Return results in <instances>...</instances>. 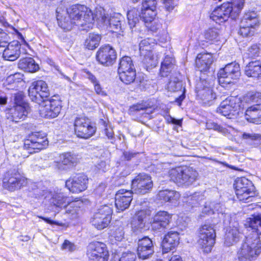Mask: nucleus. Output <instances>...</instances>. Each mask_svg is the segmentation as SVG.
I'll return each instance as SVG.
<instances>
[{"instance_id":"obj_1","label":"nucleus","mask_w":261,"mask_h":261,"mask_svg":"<svg viewBox=\"0 0 261 261\" xmlns=\"http://www.w3.org/2000/svg\"><path fill=\"white\" fill-rule=\"evenodd\" d=\"M57 19L58 24L63 30L67 31L72 29L73 25L91 27L95 19L99 22L109 25L113 32L121 29L122 16L119 13L114 14L108 18L104 10L96 11L95 16L91 9L85 5H74L67 9L63 14L57 10Z\"/></svg>"},{"instance_id":"obj_2","label":"nucleus","mask_w":261,"mask_h":261,"mask_svg":"<svg viewBox=\"0 0 261 261\" xmlns=\"http://www.w3.org/2000/svg\"><path fill=\"white\" fill-rule=\"evenodd\" d=\"M244 3L245 0H233L231 3H223L215 9L210 17L218 23L226 21L229 17L235 19L243 9Z\"/></svg>"},{"instance_id":"obj_3","label":"nucleus","mask_w":261,"mask_h":261,"mask_svg":"<svg viewBox=\"0 0 261 261\" xmlns=\"http://www.w3.org/2000/svg\"><path fill=\"white\" fill-rule=\"evenodd\" d=\"M261 253V242L257 233H249L238 251L240 261H252Z\"/></svg>"},{"instance_id":"obj_4","label":"nucleus","mask_w":261,"mask_h":261,"mask_svg":"<svg viewBox=\"0 0 261 261\" xmlns=\"http://www.w3.org/2000/svg\"><path fill=\"white\" fill-rule=\"evenodd\" d=\"M170 179L178 186L188 187L193 184L198 177L197 172L190 168L178 167L169 171Z\"/></svg>"},{"instance_id":"obj_5","label":"nucleus","mask_w":261,"mask_h":261,"mask_svg":"<svg viewBox=\"0 0 261 261\" xmlns=\"http://www.w3.org/2000/svg\"><path fill=\"white\" fill-rule=\"evenodd\" d=\"M40 116L45 118H54L58 116L61 110V101L57 96L46 99L38 103Z\"/></svg>"},{"instance_id":"obj_6","label":"nucleus","mask_w":261,"mask_h":261,"mask_svg":"<svg viewBox=\"0 0 261 261\" xmlns=\"http://www.w3.org/2000/svg\"><path fill=\"white\" fill-rule=\"evenodd\" d=\"M236 194L240 201L249 202L255 195V188L252 182L245 177L236 180L234 184Z\"/></svg>"},{"instance_id":"obj_7","label":"nucleus","mask_w":261,"mask_h":261,"mask_svg":"<svg viewBox=\"0 0 261 261\" xmlns=\"http://www.w3.org/2000/svg\"><path fill=\"white\" fill-rule=\"evenodd\" d=\"M199 233V244L204 252H210L215 244L216 232L213 225L205 224L201 226Z\"/></svg>"},{"instance_id":"obj_8","label":"nucleus","mask_w":261,"mask_h":261,"mask_svg":"<svg viewBox=\"0 0 261 261\" xmlns=\"http://www.w3.org/2000/svg\"><path fill=\"white\" fill-rule=\"evenodd\" d=\"M112 204L100 206L92 218V225L99 230L107 227L112 219Z\"/></svg>"},{"instance_id":"obj_9","label":"nucleus","mask_w":261,"mask_h":261,"mask_svg":"<svg viewBox=\"0 0 261 261\" xmlns=\"http://www.w3.org/2000/svg\"><path fill=\"white\" fill-rule=\"evenodd\" d=\"M241 76L240 65L236 62L227 64L221 69L218 73L219 82L220 84H229L233 80L238 79Z\"/></svg>"},{"instance_id":"obj_10","label":"nucleus","mask_w":261,"mask_h":261,"mask_svg":"<svg viewBox=\"0 0 261 261\" xmlns=\"http://www.w3.org/2000/svg\"><path fill=\"white\" fill-rule=\"evenodd\" d=\"M28 93L32 101L37 103L47 99L49 95L47 85L42 80L33 82L28 89Z\"/></svg>"},{"instance_id":"obj_11","label":"nucleus","mask_w":261,"mask_h":261,"mask_svg":"<svg viewBox=\"0 0 261 261\" xmlns=\"http://www.w3.org/2000/svg\"><path fill=\"white\" fill-rule=\"evenodd\" d=\"M74 131L78 137L88 139L96 132V127L91 125L89 119L85 117H76L74 123Z\"/></svg>"},{"instance_id":"obj_12","label":"nucleus","mask_w":261,"mask_h":261,"mask_svg":"<svg viewBox=\"0 0 261 261\" xmlns=\"http://www.w3.org/2000/svg\"><path fill=\"white\" fill-rule=\"evenodd\" d=\"M48 140L46 136L40 133L33 134L24 141V148L30 153H33L45 148L48 145Z\"/></svg>"},{"instance_id":"obj_13","label":"nucleus","mask_w":261,"mask_h":261,"mask_svg":"<svg viewBox=\"0 0 261 261\" xmlns=\"http://www.w3.org/2000/svg\"><path fill=\"white\" fill-rule=\"evenodd\" d=\"M152 187L153 181L151 176L145 173L139 174L132 182L133 192L138 194H145L149 192Z\"/></svg>"},{"instance_id":"obj_14","label":"nucleus","mask_w":261,"mask_h":261,"mask_svg":"<svg viewBox=\"0 0 261 261\" xmlns=\"http://www.w3.org/2000/svg\"><path fill=\"white\" fill-rule=\"evenodd\" d=\"M87 255L90 261H108L109 252L104 243L95 242L89 245Z\"/></svg>"},{"instance_id":"obj_15","label":"nucleus","mask_w":261,"mask_h":261,"mask_svg":"<svg viewBox=\"0 0 261 261\" xmlns=\"http://www.w3.org/2000/svg\"><path fill=\"white\" fill-rule=\"evenodd\" d=\"M88 178L84 174L70 177L66 181L65 186L73 193H79L87 188Z\"/></svg>"},{"instance_id":"obj_16","label":"nucleus","mask_w":261,"mask_h":261,"mask_svg":"<svg viewBox=\"0 0 261 261\" xmlns=\"http://www.w3.org/2000/svg\"><path fill=\"white\" fill-rule=\"evenodd\" d=\"M117 57L115 49L110 45L101 46L96 53V60L101 64L108 66L112 65Z\"/></svg>"},{"instance_id":"obj_17","label":"nucleus","mask_w":261,"mask_h":261,"mask_svg":"<svg viewBox=\"0 0 261 261\" xmlns=\"http://www.w3.org/2000/svg\"><path fill=\"white\" fill-rule=\"evenodd\" d=\"M240 100L238 97L229 96L224 100L217 108V112L222 115L231 118L234 115L239 107Z\"/></svg>"},{"instance_id":"obj_18","label":"nucleus","mask_w":261,"mask_h":261,"mask_svg":"<svg viewBox=\"0 0 261 261\" xmlns=\"http://www.w3.org/2000/svg\"><path fill=\"white\" fill-rule=\"evenodd\" d=\"M132 191L125 189L119 190L115 195V206L118 212L127 209L133 199Z\"/></svg>"},{"instance_id":"obj_19","label":"nucleus","mask_w":261,"mask_h":261,"mask_svg":"<svg viewBox=\"0 0 261 261\" xmlns=\"http://www.w3.org/2000/svg\"><path fill=\"white\" fill-rule=\"evenodd\" d=\"M172 219V215L166 211H159L152 218L151 221L152 228L161 230L167 228Z\"/></svg>"},{"instance_id":"obj_20","label":"nucleus","mask_w":261,"mask_h":261,"mask_svg":"<svg viewBox=\"0 0 261 261\" xmlns=\"http://www.w3.org/2000/svg\"><path fill=\"white\" fill-rule=\"evenodd\" d=\"M138 255L142 259L148 258L154 253L152 240L147 237L139 239L138 242Z\"/></svg>"},{"instance_id":"obj_21","label":"nucleus","mask_w":261,"mask_h":261,"mask_svg":"<svg viewBox=\"0 0 261 261\" xmlns=\"http://www.w3.org/2000/svg\"><path fill=\"white\" fill-rule=\"evenodd\" d=\"M27 183V178L20 173L16 172L11 174L6 186L8 190L14 191L20 189L21 187L24 186Z\"/></svg>"},{"instance_id":"obj_22","label":"nucleus","mask_w":261,"mask_h":261,"mask_svg":"<svg viewBox=\"0 0 261 261\" xmlns=\"http://www.w3.org/2000/svg\"><path fill=\"white\" fill-rule=\"evenodd\" d=\"M76 155L66 152L60 155V161L55 163V168L60 171L67 170L77 162Z\"/></svg>"},{"instance_id":"obj_23","label":"nucleus","mask_w":261,"mask_h":261,"mask_svg":"<svg viewBox=\"0 0 261 261\" xmlns=\"http://www.w3.org/2000/svg\"><path fill=\"white\" fill-rule=\"evenodd\" d=\"M179 240V234L177 232H169L165 236L162 242L163 253H167L174 249L178 244Z\"/></svg>"},{"instance_id":"obj_24","label":"nucleus","mask_w":261,"mask_h":261,"mask_svg":"<svg viewBox=\"0 0 261 261\" xmlns=\"http://www.w3.org/2000/svg\"><path fill=\"white\" fill-rule=\"evenodd\" d=\"M7 47L3 52L4 58L8 61H15L20 56V44L17 41H12L8 44H7Z\"/></svg>"},{"instance_id":"obj_25","label":"nucleus","mask_w":261,"mask_h":261,"mask_svg":"<svg viewBox=\"0 0 261 261\" xmlns=\"http://www.w3.org/2000/svg\"><path fill=\"white\" fill-rule=\"evenodd\" d=\"M213 62V58L211 54H199L195 60L196 67L201 72L206 71L210 69Z\"/></svg>"},{"instance_id":"obj_26","label":"nucleus","mask_w":261,"mask_h":261,"mask_svg":"<svg viewBox=\"0 0 261 261\" xmlns=\"http://www.w3.org/2000/svg\"><path fill=\"white\" fill-rule=\"evenodd\" d=\"M149 214L145 211H139L132 222V229L134 231H141L145 229Z\"/></svg>"},{"instance_id":"obj_27","label":"nucleus","mask_w":261,"mask_h":261,"mask_svg":"<svg viewBox=\"0 0 261 261\" xmlns=\"http://www.w3.org/2000/svg\"><path fill=\"white\" fill-rule=\"evenodd\" d=\"M30 111L29 104L15 105L14 108L11 110L12 120L16 122L23 120Z\"/></svg>"},{"instance_id":"obj_28","label":"nucleus","mask_w":261,"mask_h":261,"mask_svg":"<svg viewBox=\"0 0 261 261\" xmlns=\"http://www.w3.org/2000/svg\"><path fill=\"white\" fill-rule=\"evenodd\" d=\"M245 117L248 122L261 123V103L249 108L246 111Z\"/></svg>"},{"instance_id":"obj_29","label":"nucleus","mask_w":261,"mask_h":261,"mask_svg":"<svg viewBox=\"0 0 261 261\" xmlns=\"http://www.w3.org/2000/svg\"><path fill=\"white\" fill-rule=\"evenodd\" d=\"M245 73L248 77L255 79L261 78V62L254 61L250 62L245 68Z\"/></svg>"},{"instance_id":"obj_30","label":"nucleus","mask_w":261,"mask_h":261,"mask_svg":"<svg viewBox=\"0 0 261 261\" xmlns=\"http://www.w3.org/2000/svg\"><path fill=\"white\" fill-rule=\"evenodd\" d=\"M197 96L202 101L203 104L210 106L213 103L216 99V94L210 88H205L197 91Z\"/></svg>"},{"instance_id":"obj_31","label":"nucleus","mask_w":261,"mask_h":261,"mask_svg":"<svg viewBox=\"0 0 261 261\" xmlns=\"http://www.w3.org/2000/svg\"><path fill=\"white\" fill-rule=\"evenodd\" d=\"M245 225L252 229L250 233H257L259 237L261 234V214L248 218Z\"/></svg>"},{"instance_id":"obj_32","label":"nucleus","mask_w":261,"mask_h":261,"mask_svg":"<svg viewBox=\"0 0 261 261\" xmlns=\"http://www.w3.org/2000/svg\"><path fill=\"white\" fill-rule=\"evenodd\" d=\"M179 197V193L174 190H162L158 194V198L162 202H169L173 203L177 201Z\"/></svg>"},{"instance_id":"obj_33","label":"nucleus","mask_w":261,"mask_h":261,"mask_svg":"<svg viewBox=\"0 0 261 261\" xmlns=\"http://www.w3.org/2000/svg\"><path fill=\"white\" fill-rule=\"evenodd\" d=\"M175 59L172 55H166L161 63L160 74L162 76H167L173 69Z\"/></svg>"},{"instance_id":"obj_34","label":"nucleus","mask_w":261,"mask_h":261,"mask_svg":"<svg viewBox=\"0 0 261 261\" xmlns=\"http://www.w3.org/2000/svg\"><path fill=\"white\" fill-rule=\"evenodd\" d=\"M68 198L63 193L54 194L51 198V202L55 207V211L59 212L63 208H65L68 203Z\"/></svg>"},{"instance_id":"obj_35","label":"nucleus","mask_w":261,"mask_h":261,"mask_svg":"<svg viewBox=\"0 0 261 261\" xmlns=\"http://www.w3.org/2000/svg\"><path fill=\"white\" fill-rule=\"evenodd\" d=\"M18 66L21 69L29 72H35L39 69V66L32 58H25L21 59Z\"/></svg>"},{"instance_id":"obj_36","label":"nucleus","mask_w":261,"mask_h":261,"mask_svg":"<svg viewBox=\"0 0 261 261\" xmlns=\"http://www.w3.org/2000/svg\"><path fill=\"white\" fill-rule=\"evenodd\" d=\"M222 208L220 204H217L214 207V209H211L205 206L202 210V213H205L208 215L214 214L217 215L220 221H223V223H225L226 221L229 219V216L228 214L223 213L222 211Z\"/></svg>"},{"instance_id":"obj_37","label":"nucleus","mask_w":261,"mask_h":261,"mask_svg":"<svg viewBox=\"0 0 261 261\" xmlns=\"http://www.w3.org/2000/svg\"><path fill=\"white\" fill-rule=\"evenodd\" d=\"M258 18L257 14L254 11L248 12L244 14L241 22L243 26H250L254 28L258 24Z\"/></svg>"},{"instance_id":"obj_38","label":"nucleus","mask_w":261,"mask_h":261,"mask_svg":"<svg viewBox=\"0 0 261 261\" xmlns=\"http://www.w3.org/2000/svg\"><path fill=\"white\" fill-rule=\"evenodd\" d=\"M21 77L22 75L19 73L10 75L7 77L4 85L7 89H14L17 87L18 83L21 81Z\"/></svg>"},{"instance_id":"obj_39","label":"nucleus","mask_w":261,"mask_h":261,"mask_svg":"<svg viewBox=\"0 0 261 261\" xmlns=\"http://www.w3.org/2000/svg\"><path fill=\"white\" fill-rule=\"evenodd\" d=\"M128 24L131 29L135 27L141 19V12L137 9L133 8L128 11L127 13Z\"/></svg>"},{"instance_id":"obj_40","label":"nucleus","mask_w":261,"mask_h":261,"mask_svg":"<svg viewBox=\"0 0 261 261\" xmlns=\"http://www.w3.org/2000/svg\"><path fill=\"white\" fill-rule=\"evenodd\" d=\"M240 232L237 227L230 229L225 235L224 244L230 246L236 243L239 240Z\"/></svg>"},{"instance_id":"obj_41","label":"nucleus","mask_w":261,"mask_h":261,"mask_svg":"<svg viewBox=\"0 0 261 261\" xmlns=\"http://www.w3.org/2000/svg\"><path fill=\"white\" fill-rule=\"evenodd\" d=\"M141 55L144 56L142 62L147 68L156 66L160 58L158 55H155L152 51L144 53L143 55Z\"/></svg>"},{"instance_id":"obj_42","label":"nucleus","mask_w":261,"mask_h":261,"mask_svg":"<svg viewBox=\"0 0 261 261\" xmlns=\"http://www.w3.org/2000/svg\"><path fill=\"white\" fill-rule=\"evenodd\" d=\"M100 40L99 35L90 33L85 40V46L88 49H94L99 45Z\"/></svg>"},{"instance_id":"obj_43","label":"nucleus","mask_w":261,"mask_h":261,"mask_svg":"<svg viewBox=\"0 0 261 261\" xmlns=\"http://www.w3.org/2000/svg\"><path fill=\"white\" fill-rule=\"evenodd\" d=\"M155 9L141 8V19L145 23H149L153 21L156 15Z\"/></svg>"},{"instance_id":"obj_44","label":"nucleus","mask_w":261,"mask_h":261,"mask_svg":"<svg viewBox=\"0 0 261 261\" xmlns=\"http://www.w3.org/2000/svg\"><path fill=\"white\" fill-rule=\"evenodd\" d=\"M82 204L80 201L69 202L66 207V214H71L72 218L76 217L80 210V205Z\"/></svg>"},{"instance_id":"obj_45","label":"nucleus","mask_w":261,"mask_h":261,"mask_svg":"<svg viewBox=\"0 0 261 261\" xmlns=\"http://www.w3.org/2000/svg\"><path fill=\"white\" fill-rule=\"evenodd\" d=\"M182 88V84L176 77H172L170 79L167 85V89L171 92H176L180 90Z\"/></svg>"},{"instance_id":"obj_46","label":"nucleus","mask_w":261,"mask_h":261,"mask_svg":"<svg viewBox=\"0 0 261 261\" xmlns=\"http://www.w3.org/2000/svg\"><path fill=\"white\" fill-rule=\"evenodd\" d=\"M152 43H153V40L150 38H147L142 40L139 44L140 54L143 55L144 53L152 51L150 50V49Z\"/></svg>"},{"instance_id":"obj_47","label":"nucleus","mask_w":261,"mask_h":261,"mask_svg":"<svg viewBox=\"0 0 261 261\" xmlns=\"http://www.w3.org/2000/svg\"><path fill=\"white\" fill-rule=\"evenodd\" d=\"M134 66V65L131 58L128 56H124L120 60L118 71L126 69L127 68Z\"/></svg>"},{"instance_id":"obj_48","label":"nucleus","mask_w":261,"mask_h":261,"mask_svg":"<svg viewBox=\"0 0 261 261\" xmlns=\"http://www.w3.org/2000/svg\"><path fill=\"white\" fill-rule=\"evenodd\" d=\"M119 77L121 81L125 84H130L133 83L136 78V72H130L126 73L119 74Z\"/></svg>"},{"instance_id":"obj_49","label":"nucleus","mask_w":261,"mask_h":261,"mask_svg":"<svg viewBox=\"0 0 261 261\" xmlns=\"http://www.w3.org/2000/svg\"><path fill=\"white\" fill-rule=\"evenodd\" d=\"M219 35L218 29L213 28L206 30L204 33V37L208 40H217Z\"/></svg>"},{"instance_id":"obj_50","label":"nucleus","mask_w":261,"mask_h":261,"mask_svg":"<svg viewBox=\"0 0 261 261\" xmlns=\"http://www.w3.org/2000/svg\"><path fill=\"white\" fill-rule=\"evenodd\" d=\"M242 138L249 141H258V143L261 144V135L259 134L243 133Z\"/></svg>"},{"instance_id":"obj_51","label":"nucleus","mask_w":261,"mask_h":261,"mask_svg":"<svg viewBox=\"0 0 261 261\" xmlns=\"http://www.w3.org/2000/svg\"><path fill=\"white\" fill-rule=\"evenodd\" d=\"M144 24L149 30L153 33L156 32L158 30H160L162 27V24L159 21L154 19L149 23H145Z\"/></svg>"},{"instance_id":"obj_52","label":"nucleus","mask_w":261,"mask_h":261,"mask_svg":"<svg viewBox=\"0 0 261 261\" xmlns=\"http://www.w3.org/2000/svg\"><path fill=\"white\" fill-rule=\"evenodd\" d=\"M61 248L62 250L72 252L76 249V246L74 243L69 240H65L62 244Z\"/></svg>"},{"instance_id":"obj_53","label":"nucleus","mask_w":261,"mask_h":261,"mask_svg":"<svg viewBox=\"0 0 261 261\" xmlns=\"http://www.w3.org/2000/svg\"><path fill=\"white\" fill-rule=\"evenodd\" d=\"M252 28L250 26H243L242 23H240V29L239 34L243 37H247L253 34Z\"/></svg>"},{"instance_id":"obj_54","label":"nucleus","mask_w":261,"mask_h":261,"mask_svg":"<svg viewBox=\"0 0 261 261\" xmlns=\"http://www.w3.org/2000/svg\"><path fill=\"white\" fill-rule=\"evenodd\" d=\"M136 258V255L135 253L131 252L123 253L120 258L116 257V259L118 261H135Z\"/></svg>"},{"instance_id":"obj_55","label":"nucleus","mask_w":261,"mask_h":261,"mask_svg":"<svg viewBox=\"0 0 261 261\" xmlns=\"http://www.w3.org/2000/svg\"><path fill=\"white\" fill-rule=\"evenodd\" d=\"M202 196H200L199 194L195 193L192 196H190L188 197V200L187 202L190 205H191L192 206H196L199 201L201 200Z\"/></svg>"},{"instance_id":"obj_56","label":"nucleus","mask_w":261,"mask_h":261,"mask_svg":"<svg viewBox=\"0 0 261 261\" xmlns=\"http://www.w3.org/2000/svg\"><path fill=\"white\" fill-rule=\"evenodd\" d=\"M206 127L207 129H213L223 134H225L227 132L225 128L213 122H207Z\"/></svg>"},{"instance_id":"obj_57","label":"nucleus","mask_w":261,"mask_h":261,"mask_svg":"<svg viewBox=\"0 0 261 261\" xmlns=\"http://www.w3.org/2000/svg\"><path fill=\"white\" fill-rule=\"evenodd\" d=\"M124 231L122 227L116 228L112 233V236L114 238L115 240L121 241L124 238Z\"/></svg>"},{"instance_id":"obj_58","label":"nucleus","mask_w":261,"mask_h":261,"mask_svg":"<svg viewBox=\"0 0 261 261\" xmlns=\"http://www.w3.org/2000/svg\"><path fill=\"white\" fill-rule=\"evenodd\" d=\"M249 58H254L259 55V47L256 44H254L250 47L247 52Z\"/></svg>"},{"instance_id":"obj_59","label":"nucleus","mask_w":261,"mask_h":261,"mask_svg":"<svg viewBox=\"0 0 261 261\" xmlns=\"http://www.w3.org/2000/svg\"><path fill=\"white\" fill-rule=\"evenodd\" d=\"M24 95L22 92H18L15 94L14 101L15 105H23L28 104L23 100Z\"/></svg>"},{"instance_id":"obj_60","label":"nucleus","mask_w":261,"mask_h":261,"mask_svg":"<svg viewBox=\"0 0 261 261\" xmlns=\"http://www.w3.org/2000/svg\"><path fill=\"white\" fill-rule=\"evenodd\" d=\"M156 0H144L142 3L141 8L143 9H156Z\"/></svg>"},{"instance_id":"obj_61","label":"nucleus","mask_w":261,"mask_h":261,"mask_svg":"<svg viewBox=\"0 0 261 261\" xmlns=\"http://www.w3.org/2000/svg\"><path fill=\"white\" fill-rule=\"evenodd\" d=\"M8 42V35L0 29V47H5Z\"/></svg>"},{"instance_id":"obj_62","label":"nucleus","mask_w":261,"mask_h":261,"mask_svg":"<svg viewBox=\"0 0 261 261\" xmlns=\"http://www.w3.org/2000/svg\"><path fill=\"white\" fill-rule=\"evenodd\" d=\"M163 2V4H164L165 8L166 9V10L168 11H172L174 7L175 4L173 2V0H162Z\"/></svg>"},{"instance_id":"obj_63","label":"nucleus","mask_w":261,"mask_h":261,"mask_svg":"<svg viewBox=\"0 0 261 261\" xmlns=\"http://www.w3.org/2000/svg\"><path fill=\"white\" fill-rule=\"evenodd\" d=\"M147 110L145 107L142 104L134 105L130 108L131 111H139L140 110Z\"/></svg>"},{"instance_id":"obj_64","label":"nucleus","mask_w":261,"mask_h":261,"mask_svg":"<svg viewBox=\"0 0 261 261\" xmlns=\"http://www.w3.org/2000/svg\"><path fill=\"white\" fill-rule=\"evenodd\" d=\"M94 89L97 94H100L101 95H105V92L102 90L100 85L99 84L98 82L94 84Z\"/></svg>"}]
</instances>
